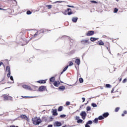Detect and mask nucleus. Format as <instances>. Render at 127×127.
<instances>
[{"label": "nucleus", "mask_w": 127, "mask_h": 127, "mask_svg": "<svg viewBox=\"0 0 127 127\" xmlns=\"http://www.w3.org/2000/svg\"><path fill=\"white\" fill-rule=\"evenodd\" d=\"M104 46H105L107 49H109V47H110V43H109V42H106L104 43Z\"/></svg>", "instance_id": "obj_13"}, {"label": "nucleus", "mask_w": 127, "mask_h": 127, "mask_svg": "<svg viewBox=\"0 0 127 127\" xmlns=\"http://www.w3.org/2000/svg\"><path fill=\"white\" fill-rule=\"evenodd\" d=\"M110 114H109V113L108 112H106V113H105L103 114V117L105 118H108V117H109V115Z\"/></svg>", "instance_id": "obj_18"}, {"label": "nucleus", "mask_w": 127, "mask_h": 127, "mask_svg": "<svg viewBox=\"0 0 127 127\" xmlns=\"http://www.w3.org/2000/svg\"><path fill=\"white\" fill-rule=\"evenodd\" d=\"M46 7H48V9L52 8V5H47Z\"/></svg>", "instance_id": "obj_29"}, {"label": "nucleus", "mask_w": 127, "mask_h": 127, "mask_svg": "<svg viewBox=\"0 0 127 127\" xmlns=\"http://www.w3.org/2000/svg\"><path fill=\"white\" fill-rule=\"evenodd\" d=\"M46 90V86H41L39 88V91L40 92H44Z\"/></svg>", "instance_id": "obj_9"}, {"label": "nucleus", "mask_w": 127, "mask_h": 127, "mask_svg": "<svg viewBox=\"0 0 127 127\" xmlns=\"http://www.w3.org/2000/svg\"><path fill=\"white\" fill-rule=\"evenodd\" d=\"M62 126V123L58 121H56L54 123V126L55 127H61Z\"/></svg>", "instance_id": "obj_8"}, {"label": "nucleus", "mask_w": 127, "mask_h": 127, "mask_svg": "<svg viewBox=\"0 0 127 127\" xmlns=\"http://www.w3.org/2000/svg\"><path fill=\"white\" fill-rule=\"evenodd\" d=\"M20 118L21 119H26V118H27V117L25 115H22L20 116Z\"/></svg>", "instance_id": "obj_30"}, {"label": "nucleus", "mask_w": 127, "mask_h": 127, "mask_svg": "<svg viewBox=\"0 0 127 127\" xmlns=\"http://www.w3.org/2000/svg\"><path fill=\"white\" fill-rule=\"evenodd\" d=\"M75 119L77 120V121H78V120H80V117L79 116H76Z\"/></svg>", "instance_id": "obj_44"}, {"label": "nucleus", "mask_w": 127, "mask_h": 127, "mask_svg": "<svg viewBox=\"0 0 127 127\" xmlns=\"http://www.w3.org/2000/svg\"><path fill=\"white\" fill-rule=\"evenodd\" d=\"M90 1L92 3H98V2H97V1H95V0H91Z\"/></svg>", "instance_id": "obj_41"}, {"label": "nucleus", "mask_w": 127, "mask_h": 127, "mask_svg": "<svg viewBox=\"0 0 127 127\" xmlns=\"http://www.w3.org/2000/svg\"><path fill=\"white\" fill-rule=\"evenodd\" d=\"M77 20H78V17H73L72 19V22L76 23V22H77Z\"/></svg>", "instance_id": "obj_17"}, {"label": "nucleus", "mask_w": 127, "mask_h": 127, "mask_svg": "<svg viewBox=\"0 0 127 127\" xmlns=\"http://www.w3.org/2000/svg\"><path fill=\"white\" fill-rule=\"evenodd\" d=\"M95 34V31H88L86 33L87 36H92V35H94Z\"/></svg>", "instance_id": "obj_7"}, {"label": "nucleus", "mask_w": 127, "mask_h": 127, "mask_svg": "<svg viewBox=\"0 0 127 127\" xmlns=\"http://www.w3.org/2000/svg\"><path fill=\"white\" fill-rule=\"evenodd\" d=\"M93 123H95V124H98L99 122V118H95L94 121H93Z\"/></svg>", "instance_id": "obj_24"}, {"label": "nucleus", "mask_w": 127, "mask_h": 127, "mask_svg": "<svg viewBox=\"0 0 127 127\" xmlns=\"http://www.w3.org/2000/svg\"><path fill=\"white\" fill-rule=\"evenodd\" d=\"M81 43L83 45H87V44H90V40L89 39L82 40L81 41Z\"/></svg>", "instance_id": "obj_3"}, {"label": "nucleus", "mask_w": 127, "mask_h": 127, "mask_svg": "<svg viewBox=\"0 0 127 127\" xmlns=\"http://www.w3.org/2000/svg\"><path fill=\"white\" fill-rule=\"evenodd\" d=\"M100 89H104V88H103V87H100Z\"/></svg>", "instance_id": "obj_60"}, {"label": "nucleus", "mask_w": 127, "mask_h": 127, "mask_svg": "<svg viewBox=\"0 0 127 127\" xmlns=\"http://www.w3.org/2000/svg\"><path fill=\"white\" fill-rule=\"evenodd\" d=\"M67 6H68V7H74L73 6H70L69 5H68Z\"/></svg>", "instance_id": "obj_55"}, {"label": "nucleus", "mask_w": 127, "mask_h": 127, "mask_svg": "<svg viewBox=\"0 0 127 127\" xmlns=\"http://www.w3.org/2000/svg\"><path fill=\"white\" fill-rule=\"evenodd\" d=\"M86 111H87V112H89V111H91V107L90 106L87 107Z\"/></svg>", "instance_id": "obj_32"}, {"label": "nucleus", "mask_w": 127, "mask_h": 127, "mask_svg": "<svg viewBox=\"0 0 127 127\" xmlns=\"http://www.w3.org/2000/svg\"><path fill=\"white\" fill-rule=\"evenodd\" d=\"M80 115L82 117V119L85 120V119H86V117H87V113H86V112L85 111H82L80 114Z\"/></svg>", "instance_id": "obj_5"}, {"label": "nucleus", "mask_w": 127, "mask_h": 127, "mask_svg": "<svg viewBox=\"0 0 127 127\" xmlns=\"http://www.w3.org/2000/svg\"><path fill=\"white\" fill-rule=\"evenodd\" d=\"M53 116H58V113H57V109L53 110Z\"/></svg>", "instance_id": "obj_15"}, {"label": "nucleus", "mask_w": 127, "mask_h": 127, "mask_svg": "<svg viewBox=\"0 0 127 127\" xmlns=\"http://www.w3.org/2000/svg\"><path fill=\"white\" fill-rule=\"evenodd\" d=\"M65 104H66V106H69V105H70V102L67 101Z\"/></svg>", "instance_id": "obj_43"}, {"label": "nucleus", "mask_w": 127, "mask_h": 127, "mask_svg": "<svg viewBox=\"0 0 127 127\" xmlns=\"http://www.w3.org/2000/svg\"><path fill=\"white\" fill-rule=\"evenodd\" d=\"M127 78H125V79L123 80L122 83H127Z\"/></svg>", "instance_id": "obj_39"}, {"label": "nucleus", "mask_w": 127, "mask_h": 127, "mask_svg": "<svg viewBox=\"0 0 127 127\" xmlns=\"http://www.w3.org/2000/svg\"><path fill=\"white\" fill-rule=\"evenodd\" d=\"M73 64H74L73 63V62H70L68 66H72V65H73Z\"/></svg>", "instance_id": "obj_42"}, {"label": "nucleus", "mask_w": 127, "mask_h": 127, "mask_svg": "<svg viewBox=\"0 0 127 127\" xmlns=\"http://www.w3.org/2000/svg\"><path fill=\"white\" fill-rule=\"evenodd\" d=\"M77 124H82V123H83V120L82 119H79L77 120Z\"/></svg>", "instance_id": "obj_27"}, {"label": "nucleus", "mask_w": 127, "mask_h": 127, "mask_svg": "<svg viewBox=\"0 0 127 127\" xmlns=\"http://www.w3.org/2000/svg\"><path fill=\"white\" fill-rule=\"evenodd\" d=\"M126 71H127V67H126Z\"/></svg>", "instance_id": "obj_63"}, {"label": "nucleus", "mask_w": 127, "mask_h": 127, "mask_svg": "<svg viewBox=\"0 0 127 127\" xmlns=\"http://www.w3.org/2000/svg\"><path fill=\"white\" fill-rule=\"evenodd\" d=\"M1 7H2V5L0 3V10H6V9H3Z\"/></svg>", "instance_id": "obj_31"}, {"label": "nucleus", "mask_w": 127, "mask_h": 127, "mask_svg": "<svg viewBox=\"0 0 127 127\" xmlns=\"http://www.w3.org/2000/svg\"><path fill=\"white\" fill-rule=\"evenodd\" d=\"M118 111H120V107H117L115 109V112H118Z\"/></svg>", "instance_id": "obj_38"}, {"label": "nucleus", "mask_w": 127, "mask_h": 127, "mask_svg": "<svg viewBox=\"0 0 127 127\" xmlns=\"http://www.w3.org/2000/svg\"><path fill=\"white\" fill-rule=\"evenodd\" d=\"M53 127V125H49L48 126V127Z\"/></svg>", "instance_id": "obj_53"}, {"label": "nucleus", "mask_w": 127, "mask_h": 127, "mask_svg": "<svg viewBox=\"0 0 127 127\" xmlns=\"http://www.w3.org/2000/svg\"><path fill=\"white\" fill-rule=\"evenodd\" d=\"M1 65H3V62H0V66H1Z\"/></svg>", "instance_id": "obj_54"}, {"label": "nucleus", "mask_w": 127, "mask_h": 127, "mask_svg": "<svg viewBox=\"0 0 127 127\" xmlns=\"http://www.w3.org/2000/svg\"><path fill=\"white\" fill-rule=\"evenodd\" d=\"M54 81H55V77H52L50 79V82H52V83H53V82H54Z\"/></svg>", "instance_id": "obj_23"}, {"label": "nucleus", "mask_w": 127, "mask_h": 127, "mask_svg": "<svg viewBox=\"0 0 127 127\" xmlns=\"http://www.w3.org/2000/svg\"><path fill=\"white\" fill-rule=\"evenodd\" d=\"M59 89L62 91H64L65 90V87L64 86H61L59 87Z\"/></svg>", "instance_id": "obj_22"}, {"label": "nucleus", "mask_w": 127, "mask_h": 127, "mask_svg": "<svg viewBox=\"0 0 127 127\" xmlns=\"http://www.w3.org/2000/svg\"><path fill=\"white\" fill-rule=\"evenodd\" d=\"M98 39H99V38H94V37L90 38V40L91 41H92V42H94V41H96V40H98Z\"/></svg>", "instance_id": "obj_19"}, {"label": "nucleus", "mask_w": 127, "mask_h": 127, "mask_svg": "<svg viewBox=\"0 0 127 127\" xmlns=\"http://www.w3.org/2000/svg\"><path fill=\"white\" fill-rule=\"evenodd\" d=\"M119 82H122V78H121L119 79Z\"/></svg>", "instance_id": "obj_56"}, {"label": "nucleus", "mask_w": 127, "mask_h": 127, "mask_svg": "<svg viewBox=\"0 0 127 127\" xmlns=\"http://www.w3.org/2000/svg\"><path fill=\"white\" fill-rule=\"evenodd\" d=\"M26 13H27V14L29 15V14H31V13H32V12H31L30 11V10H28V11H27Z\"/></svg>", "instance_id": "obj_40"}, {"label": "nucleus", "mask_w": 127, "mask_h": 127, "mask_svg": "<svg viewBox=\"0 0 127 127\" xmlns=\"http://www.w3.org/2000/svg\"><path fill=\"white\" fill-rule=\"evenodd\" d=\"M46 32H47V30L41 29L34 35L33 38H36V37L38 38H41V37L43 36V34L46 33Z\"/></svg>", "instance_id": "obj_1"}, {"label": "nucleus", "mask_w": 127, "mask_h": 127, "mask_svg": "<svg viewBox=\"0 0 127 127\" xmlns=\"http://www.w3.org/2000/svg\"><path fill=\"white\" fill-rule=\"evenodd\" d=\"M98 45H102L104 46L105 45V43H104V42H103V41L102 40H100L99 41H98Z\"/></svg>", "instance_id": "obj_16"}, {"label": "nucleus", "mask_w": 127, "mask_h": 127, "mask_svg": "<svg viewBox=\"0 0 127 127\" xmlns=\"http://www.w3.org/2000/svg\"><path fill=\"white\" fill-rule=\"evenodd\" d=\"M105 88H112V85H111L110 84H106L105 85Z\"/></svg>", "instance_id": "obj_26"}, {"label": "nucleus", "mask_w": 127, "mask_h": 127, "mask_svg": "<svg viewBox=\"0 0 127 127\" xmlns=\"http://www.w3.org/2000/svg\"><path fill=\"white\" fill-rule=\"evenodd\" d=\"M22 88H23L24 89H26V90H30V89H31V88L30 87V86L27 85H23L22 86Z\"/></svg>", "instance_id": "obj_10"}, {"label": "nucleus", "mask_w": 127, "mask_h": 127, "mask_svg": "<svg viewBox=\"0 0 127 127\" xmlns=\"http://www.w3.org/2000/svg\"><path fill=\"white\" fill-rule=\"evenodd\" d=\"M66 126H63V127H65Z\"/></svg>", "instance_id": "obj_64"}, {"label": "nucleus", "mask_w": 127, "mask_h": 127, "mask_svg": "<svg viewBox=\"0 0 127 127\" xmlns=\"http://www.w3.org/2000/svg\"><path fill=\"white\" fill-rule=\"evenodd\" d=\"M23 42H24V45L27 44V42H26V41L23 40Z\"/></svg>", "instance_id": "obj_48"}, {"label": "nucleus", "mask_w": 127, "mask_h": 127, "mask_svg": "<svg viewBox=\"0 0 127 127\" xmlns=\"http://www.w3.org/2000/svg\"><path fill=\"white\" fill-rule=\"evenodd\" d=\"M82 101H83L82 102H85V98L83 97V98H82Z\"/></svg>", "instance_id": "obj_52"}, {"label": "nucleus", "mask_w": 127, "mask_h": 127, "mask_svg": "<svg viewBox=\"0 0 127 127\" xmlns=\"http://www.w3.org/2000/svg\"><path fill=\"white\" fill-rule=\"evenodd\" d=\"M79 82H80V83H83V82H84V79H83L82 78H80Z\"/></svg>", "instance_id": "obj_37"}, {"label": "nucleus", "mask_w": 127, "mask_h": 127, "mask_svg": "<svg viewBox=\"0 0 127 127\" xmlns=\"http://www.w3.org/2000/svg\"><path fill=\"white\" fill-rule=\"evenodd\" d=\"M67 14L68 15H71V14H73V11H72L71 8H67Z\"/></svg>", "instance_id": "obj_12"}, {"label": "nucleus", "mask_w": 127, "mask_h": 127, "mask_svg": "<svg viewBox=\"0 0 127 127\" xmlns=\"http://www.w3.org/2000/svg\"><path fill=\"white\" fill-rule=\"evenodd\" d=\"M7 64H8V62H7Z\"/></svg>", "instance_id": "obj_62"}, {"label": "nucleus", "mask_w": 127, "mask_h": 127, "mask_svg": "<svg viewBox=\"0 0 127 127\" xmlns=\"http://www.w3.org/2000/svg\"><path fill=\"white\" fill-rule=\"evenodd\" d=\"M122 117H125V114H124V113L122 114Z\"/></svg>", "instance_id": "obj_58"}, {"label": "nucleus", "mask_w": 127, "mask_h": 127, "mask_svg": "<svg viewBox=\"0 0 127 127\" xmlns=\"http://www.w3.org/2000/svg\"><path fill=\"white\" fill-rule=\"evenodd\" d=\"M10 79L11 81H13V77H12V76H10Z\"/></svg>", "instance_id": "obj_46"}, {"label": "nucleus", "mask_w": 127, "mask_h": 127, "mask_svg": "<svg viewBox=\"0 0 127 127\" xmlns=\"http://www.w3.org/2000/svg\"><path fill=\"white\" fill-rule=\"evenodd\" d=\"M32 121L33 122V124L35 125H39V124L41 123V120H40V118H38L37 117L33 118Z\"/></svg>", "instance_id": "obj_2"}, {"label": "nucleus", "mask_w": 127, "mask_h": 127, "mask_svg": "<svg viewBox=\"0 0 127 127\" xmlns=\"http://www.w3.org/2000/svg\"><path fill=\"white\" fill-rule=\"evenodd\" d=\"M22 97V98H24V99H27V98H28V97H27V96H21Z\"/></svg>", "instance_id": "obj_47"}, {"label": "nucleus", "mask_w": 127, "mask_h": 127, "mask_svg": "<svg viewBox=\"0 0 127 127\" xmlns=\"http://www.w3.org/2000/svg\"><path fill=\"white\" fill-rule=\"evenodd\" d=\"M10 127H15L14 126H10Z\"/></svg>", "instance_id": "obj_59"}, {"label": "nucleus", "mask_w": 127, "mask_h": 127, "mask_svg": "<svg viewBox=\"0 0 127 127\" xmlns=\"http://www.w3.org/2000/svg\"><path fill=\"white\" fill-rule=\"evenodd\" d=\"M59 85H60V81H55L54 83V85L55 87H59Z\"/></svg>", "instance_id": "obj_14"}, {"label": "nucleus", "mask_w": 127, "mask_h": 127, "mask_svg": "<svg viewBox=\"0 0 127 127\" xmlns=\"http://www.w3.org/2000/svg\"><path fill=\"white\" fill-rule=\"evenodd\" d=\"M118 11H119V9H118L117 8H114V12L117 13V12H118Z\"/></svg>", "instance_id": "obj_35"}, {"label": "nucleus", "mask_w": 127, "mask_h": 127, "mask_svg": "<svg viewBox=\"0 0 127 127\" xmlns=\"http://www.w3.org/2000/svg\"><path fill=\"white\" fill-rule=\"evenodd\" d=\"M69 67V65H67L65 67H64L63 70V71L61 72V74L62 75V74L63 73H64V72H65V71H66V70H67V69H68V67Z\"/></svg>", "instance_id": "obj_20"}, {"label": "nucleus", "mask_w": 127, "mask_h": 127, "mask_svg": "<svg viewBox=\"0 0 127 127\" xmlns=\"http://www.w3.org/2000/svg\"><path fill=\"white\" fill-rule=\"evenodd\" d=\"M6 72H8L7 76L8 78H9L10 77V67H9V66H7L6 67Z\"/></svg>", "instance_id": "obj_6"}, {"label": "nucleus", "mask_w": 127, "mask_h": 127, "mask_svg": "<svg viewBox=\"0 0 127 127\" xmlns=\"http://www.w3.org/2000/svg\"><path fill=\"white\" fill-rule=\"evenodd\" d=\"M46 81H47V80H39L37 81V83H39V84H46Z\"/></svg>", "instance_id": "obj_11"}, {"label": "nucleus", "mask_w": 127, "mask_h": 127, "mask_svg": "<svg viewBox=\"0 0 127 127\" xmlns=\"http://www.w3.org/2000/svg\"><path fill=\"white\" fill-rule=\"evenodd\" d=\"M85 127H90V126L89 125V124H87V123H86V124L85 125Z\"/></svg>", "instance_id": "obj_49"}, {"label": "nucleus", "mask_w": 127, "mask_h": 127, "mask_svg": "<svg viewBox=\"0 0 127 127\" xmlns=\"http://www.w3.org/2000/svg\"><path fill=\"white\" fill-rule=\"evenodd\" d=\"M2 97L3 98L4 101H7L8 99H10V100H12V97L11 96H9L6 94H4L2 95Z\"/></svg>", "instance_id": "obj_4"}, {"label": "nucleus", "mask_w": 127, "mask_h": 127, "mask_svg": "<svg viewBox=\"0 0 127 127\" xmlns=\"http://www.w3.org/2000/svg\"><path fill=\"white\" fill-rule=\"evenodd\" d=\"M57 2H59L60 3H61V2H63V1H57L55 3H57Z\"/></svg>", "instance_id": "obj_45"}, {"label": "nucleus", "mask_w": 127, "mask_h": 127, "mask_svg": "<svg viewBox=\"0 0 127 127\" xmlns=\"http://www.w3.org/2000/svg\"><path fill=\"white\" fill-rule=\"evenodd\" d=\"M86 124L87 125H92V124H93V122H92V121H88Z\"/></svg>", "instance_id": "obj_33"}, {"label": "nucleus", "mask_w": 127, "mask_h": 127, "mask_svg": "<svg viewBox=\"0 0 127 127\" xmlns=\"http://www.w3.org/2000/svg\"><path fill=\"white\" fill-rule=\"evenodd\" d=\"M62 110H63V106H60L58 109V112H62Z\"/></svg>", "instance_id": "obj_25"}, {"label": "nucleus", "mask_w": 127, "mask_h": 127, "mask_svg": "<svg viewBox=\"0 0 127 127\" xmlns=\"http://www.w3.org/2000/svg\"><path fill=\"white\" fill-rule=\"evenodd\" d=\"M75 62L76 64H77V65H78V66H79V65H80V59L75 60Z\"/></svg>", "instance_id": "obj_21"}, {"label": "nucleus", "mask_w": 127, "mask_h": 127, "mask_svg": "<svg viewBox=\"0 0 127 127\" xmlns=\"http://www.w3.org/2000/svg\"><path fill=\"white\" fill-rule=\"evenodd\" d=\"M104 116H100L98 117V120H99V121H101L102 120H104Z\"/></svg>", "instance_id": "obj_28"}, {"label": "nucleus", "mask_w": 127, "mask_h": 127, "mask_svg": "<svg viewBox=\"0 0 127 127\" xmlns=\"http://www.w3.org/2000/svg\"><path fill=\"white\" fill-rule=\"evenodd\" d=\"M114 91H115V88H113L112 91H111V93H114Z\"/></svg>", "instance_id": "obj_51"}, {"label": "nucleus", "mask_w": 127, "mask_h": 127, "mask_svg": "<svg viewBox=\"0 0 127 127\" xmlns=\"http://www.w3.org/2000/svg\"><path fill=\"white\" fill-rule=\"evenodd\" d=\"M12 1H15V0H12Z\"/></svg>", "instance_id": "obj_61"}, {"label": "nucleus", "mask_w": 127, "mask_h": 127, "mask_svg": "<svg viewBox=\"0 0 127 127\" xmlns=\"http://www.w3.org/2000/svg\"><path fill=\"white\" fill-rule=\"evenodd\" d=\"M103 37L104 38H105V37H107V36H106V35H103Z\"/></svg>", "instance_id": "obj_57"}, {"label": "nucleus", "mask_w": 127, "mask_h": 127, "mask_svg": "<svg viewBox=\"0 0 127 127\" xmlns=\"http://www.w3.org/2000/svg\"><path fill=\"white\" fill-rule=\"evenodd\" d=\"M60 118H66V115L65 114L61 115L60 116Z\"/></svg>", "instance_id": "obj_34"}, {"label": "nucleus", "mask_w": 127, "mask_h": 127, "mask_svg": "<svg viewBox=\"0 0 127 127\" xmlns=\"http://www.w3.org/2000/svg\"><path fill=\"white\" fill-rule=\"evenodd\" d=\"M127 111H124V115H127Z\"/></svg>", "instance_id": "obj_50"}, {"label": "nucleus", "mask_w": 127, "mask_h": 127, "mask_svg": "<svg viewBox=\"0 0 127 127\" xmlns=\"http://www.w3.org/2000/svg\"><path fill=\"white\" fill-rule=\"evenodd\" d=\"M91 105L93 108H96V107H97V104H96V103H92Z\"/></svg>", "instance_id": "obj_36"}]
</instances>
